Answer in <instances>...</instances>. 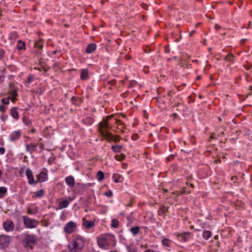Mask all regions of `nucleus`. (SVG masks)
I'll use <instances>...</instances> for the list:
<instances>
[{"label": "nucleus", "mask_w": 252, "mask_h": 252, "mask_svg": "<svg viewBox=\"0 0 252 252\" xmlns=\"http://www.w3.org/2000/svg\"><path fill=\"white\" fill-rule=\"evenodd\" d=\"M112 116H108L103 119L102 121L98 124V130L102 136L107 140H113L117 143L120 141V137L118 135L114 136L108 132L107 129L110 128L108 121L111 118Z\"/></svg>", "instance_id": "1"}, {"label": "nucleus", "mask_w": 252, "mask_h": 252, "mask_svg": "<svg viewBox=\"0 0 252 252\" xmlns=\"http://www.w3.org/2000/svg\"><path fill=\"white\" fill-rule=\"evenodd\" d=\"M85 246V241L81 236H77L68 245V249L72 252H79Z\"/></svg>", "instance_id": "2"}, {"label": "nucleus", "mask_w": 252, "mask_h": 252, "mask_svg": "<svg viewBox=\"0 0 252 252\" xmlns=\"http://www.w3.org/2000/svg\"><path fill=\"white\" fill-rule=\"evenodd\" d=\"M43 47V41L42 39H40L38 41H36L34 43V48L37 49V51H35V56L37 58V61L39 62L40 66H34L35 69H38L40 71L43 70V71L46 72L47 70L42 64L43 62H42V58L41 57V54L42 52V49Z\"/></svg>", "instance_id": "3"}, {"label": "nucleus", "mask_w": 252, "mask_h": 252, "mask_svg": "<svg viewBox=\"0 0 252 252\" xmlns=\"http://www.w3.org/2000/svg\"><path fill=\"white\" fill-rule=\"evenodd\" d=\"M18 237L25 247L32 248V236L31 235L27 233H23Z\"/></svg>", "instance_id": "4"}, {"label": "nucleus", "mask_w": 252, "mask_h": 252, "mask_svg": "<svg viewBox=\"0 0 252 252\" xmlns=\"http://www.w3.org/2000/svg\"><path fill=\"white\" fill-rule=\"evenodd\" d=\"M11 241V238L7 235H2L0 236V248L4 249L8 246Z\"/></svg>", "instance_id": "5"}, {"label": "nucleus", "mask_w": 252, "mask_h": 252, "mask_svg": "<svg viewBox=\"0 0 252 252\" xmlns=\"http://www.w3.org/2000/svg\"><path fill=\"white\" fill-rule=\"evenodd\" d=\"M76 228V224L74 222L69 221L64 227V231L67 233H71L74 232Z\"/></svg>", "instance_id": "6"}, {"label": "nucleus", "mask_w": 252, "mask_h": 252, "mask_svg": "<svg viewBox=\"0 0 252 252\" xmlns=\"http://www.w3.org/2000/svg\"><path fill=\"white\" fill-rule=\"evenodd\" d=\"M97 244L100 248L106 249L109 245L107 237H102L97 239Z\"/></svg>", "instance_id": "7"}, {"label": "nucleus", "mask_w": 252, "mask_h": 252, "mask_svg": "<svg viewBox=\"0 0 252 252\" xmlns=\"http://www.w3.org/2000/svg\"><path fill=\"white\" fill-rule=\"evenodd\" d=\"M37 182L42 183L46 182L48 180V174L46 172L41 171L37 175Z\"/></svg>", "instance_id": "8"}, {"label": "nucleus", "mask_w": 252, "mask_h": 252, "mask_svg": "<svg viewBox=\"0 0 252 252\" xmlns=\"http://www.w3.org/2000/svg\"><path fill=\"white\" fill-rule=\"evenodd\" d=\"M3 227L6 231H12L14 228V223L11 220H7L3 223Z\"/></svg>", "instance_id": "9"}, {"label": "nucleus", "mask_w": 252, "mask_h": 252, "mask_svg": "<svg viewBox=\"0 0 252 252\" xmlns=\"http://www.w3.org/2000/svg\"><path fill=\"white\" fill-rule=\"evenodd\" d=\"M82 220L83 225L87 229H90L93 227L94 225V221L88 220L85 218H83Z\"/></svg>", "instance_id": "10"}, {"label": "nucleus", "mask_w": 252, "mask_h": 252, "mask_svg": "<svg viewBox=\"0 0 252 252\" xmlns=\"http://www.w3.org/2000/svg\"><path fill=\"white\" fill-rule=\"evenodd\" d=\"M80 78L81 79L86 80L89 78L88 70L87 69H82L81 70Z\"/></svg>", "instance_id": "11"}, {"label": "nucleus", "mask_w": 252, "mask_h": 252, "mask_svg": "<svg viewBox=\"0 0 252 252\" xmlns=\"http://www.w3.org/2000/svg\"><path fill=\"white\" fill-rule=\"evenodd\" d=\"M21 133L19 131H15L11 133L9 136L11 141H15L21 136Z\"/></svg>", "instance_id": "12"}, {"label": "nucleus", "mask_w": 252, "mask_h": 252, "mask_svg": "<svg viewBox=\"0 0 252 252\" xmlns=\"http://www.w3.org/2000/svg\"><path fill=\"white\" fill-rule=\"evenodd\" d=\"M96 48V45L95 44H94V43L90 44L87 46V47L86 49V52L89 54L92 53L95 50Z\"/></svg>", "instance_id": "13"}, {"label": "nucleus", "mask_w": 252, "mask_h": 252, "mask_svg": "<svg viewBox=\"0 0 252 252\" xmlns=\"http://www.w3.org/2000/svg\"><path fill=\"white\" fill-rule=\"evenodd\" d=\"M23 220L25 227L32 228V220L27 216H24Z\"/></svg>", "instance_id": "14"}, {"label": "nucleus", "mask_w": 252, "mask_h": 252, "mask_svg": "<svg viewBox=\"0 0 252 252\" xmlns=\"http://www.w3.org/2000/svg\"><path fill=\"white\" fill-rule=\"evenodd\" d=\"M66 183L71 188L74 187L75 185V180L72 176H68L65 179Z\"/></svg>", "instance_id": "15"}, {"label": "nucleus", "mask_w": 252, "mask_h": 252, "mask_svg": "<svg viewBox=\"0 0 252 252\" xmlns=\"http://www.w3.org/2000/svg\"><path fill=\"white\" fill-rule=\"evenodd\" d=\"M94 119L92 117H87L82 120V122L86 125L90 126L94 123Z\"/></svg>", "instance_id": "16"}, {"label": "nucleus", "mask_w": 252, "mask_h": 252, "mask_svg": "<svg viewBox=\"0 0 252 252\" xmlns=\"http://www.w3.org/2000/svg\"><path fill=\"white\" fill-rule=\"evenodd\" d=\"M11 116L15 119H18L19 118L18 113L17 109L15 107L12 108L10 110Z\"/></svg>", "instance_id": "17"}, {"label": "nucleus", "mask_w": 252, "mask_h": 252, "mask_svg": "<svg viewBox=\"0 0 252 252\" xmlns=\"http://www.w3.org/2000/svg\"><path fill=\"white\" fill-rule=\"evenodd\" d=\"M235 57L232 54H228L225 58L224 60L226 62L233 63L235 61Z\"/></svg>", "instance_id": "18"}, {"label": "nucleus", "mask_w": 252, "mask_h": 252, "mask_svg": "<svg viewBox=\"0 0 252 252\" xmlns=\"http://www.w3.org/2000/svg\"><path fill=\"white\" fill-rule=\"evenodd\" d=\"M69 202L66 200H63L59 203V208L60 209L66 208L68 206Z\"/></svg>", "instance_id": "19"}, {"label": "nucleus", "mask_w": 252, "mask_h": 252, "mask_svg": "<svg viewBox=\"0 0 252 252\" xmlns=\"http://www.w3.org/2000/svg\"><path fill=\"white\" fill-rule=\"evenodd\" d=\"M44 192L45 191L43 189H40L39 190L34 192L33 194L36 197L41 198L44 195Z\"/></svg>", "instance_id": "20"}, {"label": "nucleus", "mask_w": 252, "mask_h": 252, "mask_svg": "<svg viewBox=\"0 0 252 252\" xmlns=\"http://www.w3.org/2000/svg\"><path fill=\"white\" fill-rule=\"evenodd\" d=\"M122 148V145H113L111 147V149L115 153H120Z\"/></svg>", "instance_id": "21"}, {"label": "nucleus", "mask_w": 252, "mask_h": 252, "mask_svg": "<svg viewBox=\"0 0 252 252\" xmlns=\"http://www.w3.org/2000/svg\"><path fill=\"white\" fill-rule=\"evenodd\" d=\"M140 227L139 226H135L131 227L130 229V232L133 234L134 236L136 235L139 232Z\"/></svg>", "instance_id": "22"}, {"label": "nucleus", "mask_w": 252, "mask_h": 252, "mask_svg": "<svg viewBox=\"0 0 252 252\" xmlns=\"http://www.w3.org/2000/svg\"><path fill=\"white\" fill-rule=\"evenodd\" d=\"M18 36V35L16 32H12L9 34V39L11 41H13L17 38Z\"/></svg>", "instance_id": "23"}, {"label": "nucleus", "mask_w": 252, "mask_h": 252, "mask_svg": "<svg viewBox=\"0 0 252 252\" xmlns=\"http://www.w3.org/2000/svg\"><path fill=\"white\" fill-rule=\"evenodd\" d=\"M172 242L167 238H164L162 240V244L166 247H170Z\"/></svg>", "instance_id": "24"}, {"label": "nucleus", "mask_w": 252, "mask_h": 252, "mask_svg": "<svg viewBox=\"0 0 252 252\" xmlns=\"http://www.w3.org/2000/svg\"><path fill=\"white\" fill-rule=\"evenodd\" d=\"M26 176L28 178V182L31 185L32 184V171L29 169H27L26 173Z\"/></svg>", "instance_id": "25"}, {"label": "nucleus", "mask_w": 252, "mask_h": 252, "mask_svg": "<svg viewBox=\"0 0 252 252\" xmlns=\"http://www.w3.org/2000/svg\"><path fill=\"white\" fill-rule=\"evenodd\" d=\"M211 232L210 231H204L202 234L203 237L208 240L211 236Z\"/></svg>", "instance_id": "26"}, {"label": "nucleus", "mask_w": 252, "mask_h": 252, "mask_svg": "<svg viewBox=\"0 0 252 252\" xmlns=\"http://www.w3.org/2000/svg\"><path fill=\"white\" fill-rule=\"evenodd\" d=\"M104 173L101 171H99L96 174L97 179L98 181H101L104 179Z\"/></svg>", "instance_id": "27"}, {"label": "nucleus", "mask_w": 252, "mask_h": 252, "mask_svg": "<svg viewBox=\"0 0 252 252\" xmlns=\"http://www.w3.org/2000/svg\"><path fill=\"white\" fill-rule=\"evenodd\" d=\"M128 252H136V248L133 245H130L126 246Z\"/></svg>", "instance_id": "28"}, {"label": "nucleus", "mask_w": 252, "mask_h": 252, "mask_svg": "<svg viewBox=\"0 0 252 252\" xmlns=\"http://www.w3.org/2000/svg\"><path fill=\"white\" fill-rule=\"evenodd\" d=\"M119 225V221L116 219H113L111 226L114 228H118Z\"/></svg>", "instance_id": "29"}, {"label": "nucleus", "mask_w": 252, "mask_h": 252, "mask_svg": "<svg viewBox=\"0 0 252 252\" xmlns=\"http://www.w3.org/2000/svg\"><path fill=\"white\" fill-rule=\"evenodd\" d=\"M25 46V44L24 42L22 41L21 40L18 41V43L17 45V48L19 50H22L24 48Z\"/></svg>", "instance_id": "30"}, {"label": "nucleus", "mask_w": 252, "mask_h": 252, "mask_svg": "<svg viewBox=\"0 0 252 252\" xmlns=\"http://www.w3.org/2000/svg\"><path fill=\"white\" fill-rule=\"evenodd\" d=\"M10 94L11 96L10 99L13 102H14L16 100L15 97L17 95V92L16 91H12V92L10 93Z\"/></svg>", "instance_id": "31"}, {"label": "nucleus", "mask_w": 252, "mask_h": 252, "mask_svg": "<svg viewBox=\"0 0 252 252\" xmlns=\"http://www.w3.org/2000/svg\"><path fill=\"white\" fill-rule=\"evenodd\" d=\"M126 156L124 154H121L120 155H116L115 158L117 160H122L125 158Z\"/></svg>", "instance_id": "32"}, {"label": "nucleus", "mask_w": 252, "mask_h": 252, "mask_svg": "<svg viewBox=\"0 0 252 252\" xmlns=\"http://www.w3.org/2000/svg\"><path fill=\"white\" fill-rule=\"evenodd\" d=\"M11 98V96H9L7 98H4L2 99V103L4 104H7L9 103V100Z\"/></svg>", "instance_id": "33"}, {"label": "nucleus", "mask_w": 252, "mask_h": 252, "mask_svg": "<svg viewBox=\"0 0 252 252\" xmlns=\"http://www.w3.org/2000/svg\"><path fill=\"white\" fill-rule=\"evenodd\" d=\"M32 80V76L29 75L27 78V80L25 81V84L27 86H29Z\"/></svg>", "instance_id": "34"}, {"label": "nucleus", "mask_w": 252, "mask_h": 252, "mask_svg": "<svg viewBox=\"0 0 252 252\" xmlns=\"http://www.w3.org/2000/svg\"><path fill=\"white\" fill-rule=\"evenodd\" d=\"M105 195L108 197H110L112 196L113 193L111 191L109 190L105 193Z\"/></svg>", "instance_id": "35"}, {"label": "nucleus", "mask_w": 252, "mask_h": 252, "mask_svg": "<svg viewBox=\"0 0 252 252\" xmlns=\"http://www.w3.org/2000/svg\"><path fill=\"white\" fill-rule=\"evenodd\" d=\"M6 189L3 187H0V193H4L6 192Z\"/></svg>", "instance_id": "36"}, {"label": "nucleus", "mask_w": 252, "mask_h": 252, "mask_svg": "<svg viewBox=\"0 0 252 252\" xmlns=\"http://www.w3.org/2000/svg\"><path fill=\"white\" fill-rule=\"evenodd\" d=\"M4 77V72L2 70L0 69V81L3 82L2 78Z\"/></svg>", "instance_id": "37"}, {"label": "nucleus", "mask_w": 252, "mask_h": 252, "mask_svg": "<svg viewBox=\"0 0 252 252\" xmlns=\"http://www.w3.org/2000/svg\"><path fill=\"white\" fill-rule=\"evenodd\" d=\"M116 124L119 126H123L124 123L120 120H118L116 121Z\"/></svg>", "instance_id": "38"}, {"label": "nucleus", "mask_w": 252, "mask_h": 252, "mask_svg": "<svg viewBox=\"0 0 252 252\" xmlns=\"http://www.w3.org/2000/svg\"><path fill=\"white\" fill-rule=\"evenodd\" d=\"M23 122L26 125H29V121L26 117H24L23 118Z\"/></svg>", "instance_id": "39"}, {"label": "nucleus", "mask_w": 252, "mask_h": 252, "mask_svg": "<svg viewBox=\"0 0 252 252\" xmlns=\"http://www.w3.org/2000/svg\"><path fill=\"white\" fill-rule=\"evenodd\" d=\"M4 54V52L3 50L0 49V60L2 58Z\"/></svg>", "instance_id": "40"}, {"label": "nucleus", "mask_w": 252, "mask_h": 252, "mask_svg": "<svg viewBox=\"0 0 252 252\" xmlns=\"http://www.w3.org/2000/svg\"><path fill=\"white\" fill-rule=\"evenodd\" d=\"M0 111L4 112L5 111V107L3 105H0Z\"/></svg>", "instance_id": "41"}, {"label": "nucleus", "mask_w": 252, "mask_h": 252, "mask_svg": "<svg viewBox=\"0 0 252 252\" xmlns=\"http://www.w3.org/2000/svg\"><path fill=\"white\" fill-rule=\"evenodd\" d=\"M5 152V149L3 147H0V154L3 155Z\"/></svg>", "instance_id": "42"}, {"label": "nucleus", "mask_w": 252, "mask_h": 252, "mask_svg": "<svg viewBox=\"0 0 252 252\" xmlns=\"http://www.w3.org/2000/svg\"><path fill=\"white\" fill-rule=\"evenodd\" d=\"M26 148L28 151H30L32 149V146L30 144H27Z\"/></svg>", "instance_id": "43"}, {"label": "nucleus", "mask_w": 252, "mask_h": 252, "mask_svg": "<svg viewBox=\"0 0 252 252\" xmlns=\"http://www.w3.org/2000/svg\"><path fill=\"white\" fill-rule=\"evenodd\" d=\"M32 186H34V185H36V184H37V181H34V178H33V177H32Z\"/></svg>", "instance_id": "44"}, {"label": "nucleus", "mask_w": 252, "mask_h": 252, "mask_svg": "<svg viewBox=\"0 0 252 252\" xmlns=\"http://www.w3.org/2000/svg\"><path fill=\"white\" fill-rule=\"evenodd\" d=\"M154 251L151 249H148L145 251V252H154Z\"/></svg>", "instance_id": "45"}, {"label": "nucleus", "mask_w": 252, "mask_h": 252, "mask_svg": "<svg viewBox=\"0 0 252 252\" xmlns=\"http://www.w3.org/2000/svg\"><path fill=\"white\" fill-rule=\"evenodd\" d=\"M28 158L27 156H25L24 158V159H23V160L24 162H27L28 161V159H27Z\"/></svg>", "instance_id": "46"}, {"label": "nucleus", "mask_w": 252, "mask_h": 252, "mask_svg": "<svg viewBox=\"0 0 252 252\" xmlns=\"http://www.w3.org/2000/svg\"><path fill=\"white\" fill-rule=\"evenodd\" d=\"M215 28H216V29H219L220 28V27L218 25H216Z\"/></svg>", "instance_id": "47"}, {"label": "nucleus", "mask_w": 252, "mask_h": 252, "mask_svg": "<svg viewBox=\"0 0 252 252\" xmlns=\"http://www.w3.org/2000/svg\"><path fill=\"white\" fill-rule=\"evenodd\" d=\"M126 60H129L131 58L130 56H128V55H126Z\"/></svg>", "instance_id": "48"}, {"label": "nucleus", "mask_w": 252, "mask_h": 252, "mask_svg": "<svg viewBox=\"0 0 252 252\" xmlns=\"http://www.w3.org/2000/svg\"><path fill=\"white\" fill-rule=\"evenodd\" d=\"M32 244H33L35 242V239L33 236H32Z\"/></svg>", "instance_id": "49"}, {"label": "nucleus", "mask_w": 252, "mask_h": 252, "mask_svg": "<svg viewBox=\"0 0 252 252\" xmlns=\"http://www.w3.org/2000/svg\"><path fill=\"white\" fill-rule=\"evenodd\" d=\"M34 220H32V228L34 227L35 226L34 225Z\"/></svg>", "instance_id": "50"}, {"label": "nucleus", "mask_w": 252, "mask_h": 252, "mask_svg": "<svg viewBox=\"0 0 252 252\" xmlns=\"http://www.w3.org/2000/svg\"><path fill=\"white\" fill-rule=\"evenodd\" d=\"M195 32L194 31H192L190 33H189V36H191V35H192V34Z\"/></svg>", "instance_id": "51"}, {"label": "nucleus", "mask_w": 252, "mask_h": 252, "mask_svg": "<svg viewBox=\"0 0 252 252\" xmlns=\"http://www.w3.org/2000/svg\"><path fill=\"white\" fill-rule=\"evenodd\" d=\"M114 182H115V183H118V182H119V180H118V179H115L114 180Z\"/></svg>", "instance_id": "52"}, {"label": "nucleus", "mask_w": 252, "mask_h": 252, "mask_svg": "<svg viewBox=\"0 0 252 252\" xmlns=\"http://www.w3.org/2000/svg\"><path fill=\"white\" fill-rule=\"evenodd\" d=\"M28 213H29V214L32 213V211L30 208L28 209Z\"/></svg>", "instance_id": "53"}, {"label": "nucleus", "mask_w": 252, "mask_h": 252, "mask_svg": "<svg viewBox=\"0 0 252 252\" xmlns=\"http://www.w3.org/2000/svg\"><path fill=\"white\" fill-rule=\"evenodd\" d=\"M252 68V65H250L248 68H246V69H250Z\"/></svg>", "instance_id": "54"}, {"label": "nucleus", "mask_w": 252, "mask_h": 252, "mask_svg": "<svg viewBox=\"0 0 252 252\" xmlns=\"http://www.w3.org/2000/svg\"><path fill=\"white\" fill-rule=\"evenodd\" d=\"M190 187H191L192 188H194V186H193V184H190Z\"/></svg>", "instance_id": "55"}, {"label": "nucleus", "mask_w": 252, "mask_h": 252, "mask_svg": "<svg viewBox=\"0 0 252 252\" xmlns=\"http://www.w3.org/2000/svg\"><path fill=\"white\" fill-rule=\"evenodd\" d=\"M210 138L213 139V138H215V137L213 136V134H212V135L210 136Z\"/></svg>", "instance_id": "56"}, {"label": "nucleus", "mask_w": 252, "mask_h": 252, "mask_svg": "<svg viewBox=\"0 0 252 252\" xmlns=\"http://www.w3.org/2000/svg\"><path fill=\"white\" fill-rule=\"evenodd\" d=\"M1 119H2V120L3 121L5 120V118H4V117H2Z\"/></svg>", "instance_id": "57"}, {"label": "nucleus", "mask_w": 252, "mask_h": 252, "mask_svg": "<svg viewBox=\"0 0 252 252\" xmlns=\"http://www.w3.org/2000/svg\"><path fill=\"white\" fill-rule=\"evenodd\" d=\"M170 94H171V92H169L168 93V95L169 96H170Z\"/></svg>", "instance_id": "58"}, {"label": "nucleus", "mask_w": 252, "mask_h": 252, "mask_svg": "<svg viewBox=\"0 0 252 252\" xmlns=\"http://www.w3.org/2000/svg\"><path fill=\"white\" fill-rule=\"evenodd\" d=\"M250 90L251 91H252V86H250Z\"/></svg>", "instance_id": "59"}, {"label": "nucleus", "mask_w": 252, "mask_h": 252, "mask_svg": "<svg viewBox=\"0 0 252 252\" xmlns=\"http://www.w3.org/2000/svg\"><path fill=\"white\" fill-rule=\"evenodd\" d=\"M200 78V76H198L197 77V79H199Z\"/></svg>", "instance_id": "60"}, {"label": "nucleus", "mask_w": 252, "mask_h": 252, "mask_svg": "<svg viewBox=\"0 0 252 252\" xmlns=\"http://www.w3.org/2000/svg\"><path fill=\"white\" fill-rule=\"evenodd\" d=\"M250 14L252 16V11H250Z\"/></svg>", "instance_id": "61"}, {"label": "nucleus", "mask_w": 252, "mask_h": 252, "mask_svg": "<svg viewBox=\"0 0 252 252\" xmlns=\"http://www.w3.org/2000/svg\"><path fill=\"white\" fill-rule=\"evenodd\" d=\"M219 120L220 121H221V119L220 117H219Z\"/></svg>", "instance_id": "62"}, {"label": "nucleus", "mask_w": 252, "mask_h": 252, "mask_svg": "<svg viewBox=\"0 0 252 252\" xmlns=\"http://www.w3.org/2000/svg\"><path fill=\"white\" fill-rule=\"evenodd\" d=\"M1 171L0 170V178L1 177Z\"/></svg>", "instance_id": "63"}, {"label": "nucleus", "mask_w": 252, "mask_h": 252, "mask_svg": "<svg viewBox=\"0 0 252 252\" xmlns=\"http://www.w3.org/2000/svg\"><path fill=\"white\" fill-rule=\"evenodd\" d=\"M32 151H33V149L34 148V146H33V145H32Z\"/></svg>", "instance_id": "64"}]
</instances>
